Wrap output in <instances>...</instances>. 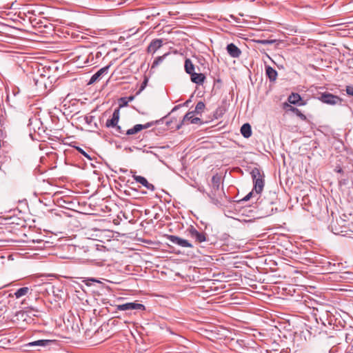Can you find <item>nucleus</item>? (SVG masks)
<instances>
[{
	"mask_svg": "<svg viewBox=\"0 0 353 353\" xmlns=\"http://www.w3.org/2000/svg\"><path fill=\"white\" fill-rule=\"evenodd\" d=\"M124 192L126 195H130V192L128 190H125Z\"/></svg>",
	"mask_w": 353,
	"mask_h": 353,
	"instance_id": "obj_42",
	"label": "nucleus"
},
{
	"mask_svg": "<svg viewBox=\"0 0 353 353\" xmlns=\"http://www.w3.org/2000/svg\"><path fill=\"white\" fill-rule=\"evenodd\" d=\"M226 50L230 56L233 58H239L241 54V50L232 43L227 46Z\"/></svg>",
	"mask_w": 353,
	"mask_h": 353,
	"instance_id": "obj_9",
	"label": "nucleus"
},
{
	"mask_svg": "<svg viewBox=\"0 0 353 353\" xmlns=\"http://www.w3.org/2000/svg\"><path fill=\"white\" fill-rule=\"evenodd\" d=\"M90 282H97V283H99V281L95 279H89L86 281V285H91Z\"/></svg>",
	"mask_w": 353,
	"mask_h": 353,
	"instance_id": "obj_33",
	"label": "nucleus"
},
{
	"mask_svg": "<svg viewBox=\"0 0 353 353\" xmlns=\"http://www.w3.org/2000/svg\"><path fill=\"white\" fill-rule=\"evenodd\" d=\"M191 123H195V124H201V119L199 117H194L191 120Z\"/></svg>",
	"mask_w": 353,
	"mask_h": 353,
	"instance_id": "obj_31",
	"label": "nucleus"
},
{
	"mask_svg": "<svg viewBox=\"0 0 353 353\" xmlns=\"http://www.w3.org/2000/svg\"><path fill=\"white\" fill-rule=\"evenodd\" d=\"M335 171H336V172H337L341 173V172H343V170H342L341 168H336L335 169Z\"/></svg>",
	"mask_w": 353,
	"mask_h": 353,
	"instance_id": "obj_38",
	"label": "nucleus"
},
{
	"mask_svg": "<svg viewBox=\"0 0 353 353\" xmlns=\"http://www.w3.org/2000/svg\"><path fill=\"white\" fill-rule=\"evenodd\" d=\"M274 42H275L274 40H268V39L259 40L258 41V43H261V44H264V45L272 44Z\"/></svg>",
	"mask_w": 353,
	"mask_h": 353,
	"instance_id": "obj_28",
	"label": "nucleus"
},
{
	"mask_svg": "<svg viewBox=\"0 0 353 353\" xmlns=\"http://www.w3.org/2000/svg\"><path fill=\"white\" fill-rule=\"evenodd\" d=\"M77 149L78 150L79 152H80L84 157H87L88 159H90V157H89V155L83 150H82L81 148H77Z\"/></svg>",
	"mask_w": 353,
	"mask_h": 353,
	"instance_id": "obj_32",
	"label": "nucleus"
},
{
	"mask_svg": "<svg viewBox=\"0 0 353 353\" xmlns=\"http://www.w3.org/2000/svg\"><path fill=\"white\" fill-rule=\"evenodd\" d=\"M84 120L85 121V123L88 125H92V122L94 121V116H91V115H88V116H85L84 117Z\"/></svg>",
	"mask_w": 353,
	"mask_h": 353,
	"instance_id": "obj_25",
	"label": "nucleus"
},
{
	"mask_svg": "<svg viewBox=\"0 0 353 353\" xmlns=\"http://www.w3.org/2000/svg\"><path fill=\"white\" fill-rule=\"evenodd\" d=\"M167 239L173 244L179 245L183 248H192L193 245L188 241L181 239L177 236L168 235Z\"/></svg>",
	"mask_w": 353,
	"mask_h": 353,
	"instance_id": "obj_6",
	"label": "nucleus"
},
{
	"mask_svg": "<svg viewBox=\"0 0 353 353\" xmlns=\"http://www.w3.org/2000/svg\"><path fill=\"white\" fill-rule=\"evenodd\" d=\"M290 103L296 105L299 104V102L301 101V97L298 93H292L288 99Z\"/></svg>",
	"mask_w": 353,
	"mask_h": 353,
	"instance_id": "obj_18",
	"label": "nucleus"
},
{
	"mask_svg": "<svg viewBox=\"0 0 353 353\" xmlns=\"http://www.w3.org/2000/svg\"><path fill=\"white\" fill-rule=\"evenodd\" d=\"M53 341L51 340H37L34 341L33 342H30L28 344L30 347H34V346H47L49 344L52 343Z\"/></svg>",
	"mask_w": 353,
	"mask_h": 353,
	"instance_id": "obj_16",
	"label": "nucleus"
},
{
	"mask_svg": "<svg viewBox=\"0 0 353 353\" xmlns=\"http://www.w3.org/2000/svg\"><path fill=\"white\" fill-rule=\"evenodd\" d=\"M108 337V334H106L105 336H103L101 338L97 339L100 341H103L104 339H107Z\"/></svg>",
	"mask_w": 353,
	"mask_h": 353,
	"instance_id": "obj_37",
	"label": "nucleus"
},
{
	"mask_svg": "<svg viewBox=\"0 0 353 353\" xmlns=\"http://www.w3.org/2000/svg\"><path fill=\"white\" fill-rule=\"evenodd\" d=\"M141 130H142L141 124H137L133 128L126 130L125 134L126 135L135 134L138 133L139 132H140Z\"/></svg>",
	"mask_w": 353,
	"mask_h": 353,
	"instance_id": "obj_20",
	"label": "nucleus"
},
{
	"mask_svg": "<svg viewBox=\"0 0 353 353\" xmlns=\"http://www.w3.org/2000/svg\"><path fill=\"white\" fill-rule=\"evenodd\" d=\"M121 171L123 172H126V170L121 169Z\"/></svg>",
	"mask_w": 353,
	"mask_h": 353,
	"instance_id": "obj_46",
	"label": "nucleus"
},
{
	"mask_svg": "<svg viewBox=\"0 0 353 353\" xmlns=\"http://www.w3.org/2000/svg\"><path fill=\"white\" fill-rule=\"evenodd\" d=\"M212 185L214 190H218L221 185V177L215 175L212 178Z\"/></svg>",
	"mask_w": 353,
	"mask_h": 353,
	"instance_id": "obj_21",
	"label": "nucleus"
},
{
	"mask_svg": "<svg viewBox=\"0 0 353 353\" xmlns=\"http://www.w3.org/2000/svg\"><path fill=\"white\" fill-rule=\"evenodd\" d=\"M134 96H130V97H128V101H132V100L134 99Z\"/></svg>",
	"mask_w": 353,
	"mask_h": 353,
	"instance_id": "obj_40",
	"label": "nucleus"
},
{
	"mask_svg": "<svg viewBox=\"0 0 353 353\" xmlns=\"http://www.w3.org/2000/svg\"><path fill=\"white\" fill-rule=\"evenodd\" d=\"M117 309H145L143 305L135 303H125L117 305Z\"/></svg>",
	"mask_w": 353,
	"mask_h": 353,
	"instance_id": "obj_12",
	"label": "nucleus"
},
{
	"mask_svg": "<svg viewBox=\"0 0 353 353\" xmlns=\"http://www.w3.org/2000/svg\"><path fill=\"white\" fill-rule=\"evenodd\" d=\"M254 183V190L256 194H261L264 187V174L258 168H254L250 172Z\"/></svg>",
	"mask_w": 353,
	"mask_h": 353,
	"instance_id": "obj_2",
	"label": "nucleus"
},
{
	"mask_svg": "<svg viewBox=\"0 0 353 353\" xmlns=\"http://www.w3.org/2000/svg\"><path fill=\"white\" fill-rule=\"evenodd\" d=\"M265 74L268 77L269 80L271 82L275 81L277 78V75H278L276 70H274V68H272L270 65H265Z\"/></svg>",
	"mask_w": 353,
	"mask_h": 353,
	"instance_id": "obj_14",
	"label": "nucleus"
},
{
	"mask_svg": "<svg viewBox=\"0 0 353 353\" xmlns=\"http://www.w3.org/2000/svg\"><path fill=\"white\" fill-rule=\"evenodd\" d=\"M19 314H21L22 316H23V313L22 312V310H20L16 313L17 316H18Z\"/></svg>",
	"mask_w": 353,
	"mask_h": 353,
	"instance_id": "obj_39",
	"label": "nucleus"
},
{
	"mask_svg": "<svg viewBox=\"0 0 353 353\" xmlns=\"http://www.w3.org/2000/svg\"><path fill=\"white\" fill-rule=\"evenodd\" d=\"M101 56H102V52H100V51H97V52H96V54H95V57H96L97 59L100 58Z\"/></svg>",
	"mask_w": 353,
	"mask_h": 353,
	"instance_id": "obj_36",
	"label": "nucleus"
},
{
	"mask_svg": "<svg viewBox=\"0 0 353 353\" xmlns=\"http://www.w3.org/2000/svg\"><path fill=\"white\" fill-rule=\"evenodd\" d=\"M52 25L49 23L48 25H44L43 27L48 28L49 26H51Z\"/></svg>",
	"mask_w": 353,
	"mask_h": 353,
	"instance_id": "obj_41",
	"label": "nucleus"
},
{
	"mask_svg": "<svg viewBox=\"0 0 353 353\" xmlns=\"http://www.w3.org/2000/svg\"><path fill=\"white\" fill-rule=\"evenodd\" d=\"M253 194V190L250 192L249 194H248L243 199V201H247L248 200H250V199L251 198L252 195Z\"/></svg>",
	"mask_w": 353,
	"mask_h": 353,
	"instance_id": "obj_34",
	"label": "nucleus"
},
{
	"mask_svg": "<svg viewBox=\"0 0 353 353\" xmlns=\"http://www.w3.org/2000/svg\"><path fill=\"white\" fill-rule=\"evenodd\" d=\"M265 56H266L268 59H270V60H272L271 57H270L267 53H265Z\"/></svg>",
	"mask_w": 353,
	"mask_h": 353,
	"instance_id": "obj_43",
	"label": "nucleus"
},
{
	"mask_svg": "<svg viewBox=\"0 0 353 353\" xmlns=\"http://www.w3.org/2000/svg\"><path fill=\"white\" fill-rule=\"evenodd\" d=\"M189 236L194 239L195 243H202L203 242L207 241L208 236L206 233L203 232L198 231L195 228L191 226L188 230Z\"/></svg>",
	"mask_w": 353,
	"mask_h": 353,
	"instance_id": "obj_4",
	"label": "nucleus"
},
{
	"mask_svg": "<svg viewBox=\"0 0 353 353\" xmlns=\"http://www.w3.org/2000/svg\"><path fill=\"white\" fill-rule=\"evenodd\" d=\"M184 68L185 71L188 74H190L195 72L194 65L192 63V61L190 59H186L185 60Z\"/></svg>",
	"mask_w": 353,
	"mask_h": 353,
	"instance_id": "obj_17",
	"label": "nucleus"
},
{
	"mask_svg": "<svg viewBox=\"0 0 353 353\" xmlns=\"http://www.w3.org/2000/svg\"><path fill=\"white\" fill-rule=\"evenodd\" d=\"M190 75L191 81L197 85H202L205 80V76L203 73H197L194 72Z\"/></svg>",
	"mask_w": 353,
	"mask_h": 353,
	"instance_id": "obj_11",
	"label": "nucleus"
},
{
	"mask_svg": "<svg viewBox=\"0 0 353 353\" xmlns=\"http://www.w3.org/2000/svg\"><path fill=\"white\" fill-rule=\"evenodd\" d=\"M119 117L120 112L119 109L117 108L114 110L112 118L107 120L105 126L107 128H114V126H117V124H118L119 120Z\"/></svg>",
	"mask_w": 353,
	"mask_h": 353,
	"instance_id": "obj_7",
	"label": "nucleus"
},
{
	"mask_svg": "<svg viewBox=\"0 0 353 353\" xmlns=\"http://www.w3.org/2000/svg\"><path fill=\"white\" fill-rule=\"evenodd\" d=\"M9 296L19 300V303L23 305L21 309H34L32 302L38 299L33 289L29 287L20 288L13 294H10Z\"/></svg>",
	"mask_w": 353,
	"mask_h": 353,
	"instance_id": "obj_1",
	"label": "nucleus"
},
{
	"mask_svg": "<svg viewBox=\"0 0 353 353\" xmlns=\"http://www.w3.org/2000/svg\"><path fill=\"white\" fill-rule=\"evenodd\" d=\"M110 65H108L105 67H103L99 70L95 74H94L92 77L90 78L88 84H92L95 83L96 81H99L102 75L104 74H106L108 71V69L110 68Z\"/></svg>",
	"mask_w": 353,
	"mask_h": 353,
	"instance_id": "obj_8",
	"label": "nucleus"
},
{
	"mask_svg": "<svg viewBox=\"0 0 353 353\" xmlns=\"http://www.w3.org/2000/svg\"><path fill=\"white\" fill-rule=\"evenodd\" d=\"M326 313H327V316H328V314H329V313H330V314H332V312H330V311H329V310H326Z\"/></svg>",
	"mask_w": 353,
	"mask_h": 353,
	"instance_id": "obj_44",
	"label": "nucleus"
},
{
	"mask_svg": "<svg viewBox=\"0 0 353 353\" xmlns=\"http://www.w3.org/2000/svg\"><path fill=\"white\" fill-rule=\"evenodd\" d=\"M148 77H145L144 80L141 83V86H140L138 92H137V94H140L145 89V88L146 87V85L148 84Z\"/></svg>",
	"mask_w": 353,
	"mask_h": 353,
	"instance_id": "obj_23",
	"label": "nucleus"
},
{
	"mask_svg": "<svg viewBox=\"0 0 353 353\" xmlns=\"http://www.w3.org/2000/svg\"><path fill=\"white\" fill-rule=\"evenodd\" d=\"M105 329H106V327H105ZM104 330V327L103 326H101L99 329H98L97 330H96L94 332V336L97 338L98 335H99L101 333H102Z\"/></svg>",
	"mask_w": 353,
	"mask_h": 353,
	"instance_id": "obj_30",
	"label": "nucleus"
},
{
	"mask_svg": "<svg viewBox=\"0 0 353 353\" xmlns=\"http://www.w3.org/2000/svg\"><path fill=\"white\" fill-rule=\"evenodd\" d=\"M63 321L68 329L70 327L72 330L77 331V318L72 313L71 310H65L63 314Z\"/></svg>",
	"mask_w": 353,
	"mask_h": 353,
	"instance_id": "obj_3",
	"label": "nucleus"
},
{
	"mask_svg": "<svg viewBox=\"0 0 353 353\" xmlns=\"http://www.w3.org/2000/svg\"><path fill=\"white\" fill-rule=\"evenodd\" d=\"M132 177L137 183H141L142 185L145 187L147 189H148L151 191H154L155 190L154 185H152V183H150L145 177L141 176H138L136 174H134L132 176Z\"/></svg>",
	"mask_w": 353,
	"mask_h": 353,
	"instance_id": "obj_10",
	"label": "nucleus"
},
{
	"mask_svg": "<svg viewBox=\"0 0 353 353\" xmlns=\"http://www.w3.org/2000/svg\"><path fill=\"white\" fill-rule=\"evenodd\" d=\"M163 57H159L157 60H155L153 63V65L159 64V62L162 61Z\"/></svg>",
	"mask_w": 353,
	"mask_h": 353,
	"instance_id": "obj_35",
	"label": "nucleus"
},
{
	"mask_svg": "<svg viewBox=\"0 0 353 353\" xmlns=\"http://www.w3.org/2000/svg\"><path fill=\"white\" fill-rule=\"evenodd\" d=\"M194 112L192 111V112H188L183 117V121H181V123L180 124H179L176 127L177 129H180L181 127L182 126V125L186 122V121H190L191 123V120H192V119L194 118Z\"/></svg>",
	"mask_w": 353,
	"mask_h": 353,
	"instance_id": "obj_19",
	"label": "nucleus"
},
{
	"mask_svg": "<svg viewBox=\"0 0 353 353\" xmlns=\"http://www.w3.org/2000/svg\"><path fill=\"white\" fill-rule=\"evenodd\" d=\"M241 133L245 138H249L252 135L251 125L249 123H244L241 128Z\"/></svg>",
	"mask_w": 353,
	"mask_h": 353,
	"instance_id": "obj_15",
	"label": "nucleus"
},
{
	"mask_svg": "<svg viewBox=\"0 0 353 353\" xmlns=\"http://www.w3.org/2000/svg\"><path fill=\"white\" fill-rule=\"evenodd\" d=\"M205 103L203 101H199L195 107L194 110L193 111L196 114H201L205 109Z\"/></svg>",
	"mask_w": 353,
	"mask_h": 353,
	"instance_id": "obj_22",
	"label": "nucleus"
},
{
	"mask_svg": "<svg viewBox=\"0 0 353 353\" xmlns=\"http://www.w3.org/2000/svg\"><path fill=\"white\" fill-rule=\"evenodd\" d=\"M346 92L348 95L353 97V86H352V85L346 86Z\"/></svg>",
	"mask_w": 353,
	"mask_h": 353,
	"instance_id": "obj_29",
	"label": "nucleus"
},
{
	"mask_svg": "<svg viewBox=\"0 0 353 353\" xmlns=\"http://www.w3.org/2000/svg\"><path fill=\"white\" fill-rule=\"evenodd\" d=\"M162 44V39H157L152 40L148 47V52L150 53H154L159 48L161 47Z\"/></svg>",
	"mask_w": 353,
	"mask_h": 353,
	"instance_id": "obj_13",
	"label": "nucleus"
},
{
	"mask_svg": "<svg viewBox=\"0 0 353 353\" xmlns=\"http://www.w3.org/2000/svg\"><path fill=\"white\" fill-rule=\"evenodd\" d=\"M160 121H151V122H148L145 124H141V126H142V130H144V129H147V128H150L151 126H152L154 124H157V123H159Z\"/></svg>",
	"mask_w": 353,
	"mask_h": 353,
	"instance_id": "obj_26",
	"label": "nucleus"
},
{
	"mask_svg": "<svg viewBox=\"0 0 353 353\" xmlns=\"http://www.w3.org/2000/svg\"><path fill=\"white\" fill-rule=\"evenodd\" d=\"M291 110L292 112H295L296 114V115L299 116L301 119H306L305 116L303 113H301V112L299 109H297L296 108H292Z\"/></svg>",
	"mask_w": 353,
	"mask_h": 353,
	"instance_id": "obj_24",
	"label": "nucleus"
},
{
	"mask_svg": "<svg viewBox=\"0 0 353 353\" xmlns=\"http://www.w3.org/2000/svg\"><path fill=\"white\" fill-rule=\"evenodd\" d=\"M319 99L322 102L330 105H335L341 101L339 97L327 92L323 93Z\"/></svg>",
	"mask_w": 353,
	"mask_h": 353,
	"instance_id": "obj_5",
	"label": "nucleus"
},
{
	"mask_svg": "<svg viewBox=\"0 0 353 353\" xmlns=\"http://www.w3.org/2000/svg\"><path fill=\"white\" fill-rule=\"evenodd\" d=\"M310 309H313V310H315V309H317L316 307L312 306V307H310Z\"/></svg>",
	"mask_w": 353,
	"mask_h": 353,
	"instance_id": "obj_45",
	"label": "nucleus"
},
{
	"mask_svg": "<svg viewBox=\"0 0 353 353\" xmlns=\"http://www.w3.org/2000/svg\"><path fill=\"white\" fill-rule=\"evenodd\" d=\"M113 128H114L115 132L117 135L125 134V130H123L121 127L117 124V126H114Z\"/></svg>",
	"mask_w": 353,
	"mask_h": 353,
	"instance_id": "obj_27",
	"label": "nucleus"
}]
</instances>
